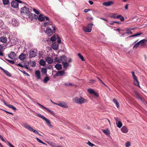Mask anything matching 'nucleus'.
I'll list each match as a JSON object with an SVG mask.
<instances>
[{
	"label": "nucleus",
	"instance_id": "obj_1",
	"mask_svg": "<svg viewBox=\"0 0 147 147\" xmlns=\"http://www.w3.org/2000/svg\"><path fill=\"white\" fill-rule=\"evenodd\" d=\"M73 101L74 102L80 104L88 102L87 100L82 96L79 98L77 97H75L73 99Z\"/></svg>",
	"mask_w": 147,
	"mask_h": 147
},
{
	"label": "nucleus",
	"instance_id": "obj_2",
	"mask_svg": "<svg viewBox=\"0 0 147 147\" xmlns=\"http://www.w3.org/2000/svg\"><path fill=\"white\" fill-rule=\"evenodd\" d=\"M23 126L29 130L32 131L35 134L38 135L39 136L41 135L36 130H34L32 127H31L27 123H24L23 125Z\"/></svg>",
	"mask_w": 147,
	"mask_h": 147
},
{
	"label": "nucleus",
	"instance_id": "obj_3",
	"mask_svg": "<svg viewBox=\"0 0 147 147\" xmlns=\"http://www.w3.org/2000/svg\"><path fill=\"white\" fill-rule=\"evenodd\" d=\"M22 2L19 0H14L11 2V6L14 8H18L19 5V3H22Z\"/></svg>",
	"mask_w": 147,
	"mask_h": 147
},
{
	"label": "nucleus",
	"instance_id": "obj_4",
	"mask_svg": "<svg viewBox=\"0 0 147 147\" xmlns=\"http://www.w3.org/2000/svg\"><path fill=\"white\" fill-rule=\"evenodd\" d=\"M53 103L63 108H66L68 107L66 103L64 102L59 101L57 103L53 102Z\"/></svg>",
	"mask_w": 147,
	"mask_h": 147
},
{
	"label": "nucleus",
	"instance_id": "obj_5",
	"mask_svg": "<svg viewBox=\"0 0 147 147\" xmlns=\"http://www.w3.org/2000/svg\"><path fill=\"white\" fill-rule=\"evenodd\" d=\"M8 57L10 59L14 60L17 59V57L16 54L14 52H11L8 54Z\"/></svg>",
	"mask_w": 147,
	"mask_h": 147
},
{
	"label": "nucleus",
	"instance_id": "obj_6",
	"mask_svg": "<svg viewBox=\"0 0 147 147\" xmlns=\"http://www.w3.org/2000/svg\"><path fill=\"white\" fill-rule=\"evenodd\" d=\"M37 116L40 117V118L42 119L43 120H44L45 121L47 122V123L50 126H51L52 125L51 124V122L46 117L42 115L41 114H38L37 115Z\"/></svg>",
	"mask_w": 147,
	"mask_h": 147
},
{
	"label": "nucleus",
	"instance_id": "obj_7",
	"mask_svg": "<svg viewBox=\"0 0 147 147\" xmlns=\"http://www.w3.org/2000/svg\"><path fill=\"white\" fill-rule=\"evenodd\" d=\"M21 12L22 13H23L26 14H28L30 13V11L28 8L24 7L21 9Z\"/></svg>",
	"mask_w": 147,
	"mask_h": 147
},
{
	"label": "nucleus",
	"instance_id": "obj_8",
	"mask_svg": "<svg viewBox=\"0 0 147 147\" xmlns=\"http://www.w3.org/2000/svg\"><path fill=\"white\" fill-rule=\"evenodd\" d=\"M29 18L32 20L35 21L38 18V16L35 14L31 13L30 14Z\"/></svg>",
	"mask_w": 147,
	"mask_h": 147
},
{
	"label": "nucleus",
	"instance_id": "obj_9",
	"mask_svg": "<svg viewBox=\"0 0 147 147\" xmlns=\"http://www.w3.org/2000/svg\"><path fill=\"white\" fill-rule=\"evenodd\" d=\"M29 57L31 58L32 57H35L36 55V52L33 50H30L29 52Z\"/></svg>",
	"mask_w": 147,
	"mask_h": 147
},
{
	"label": "nucleus",
	"instance_id": "obj_10",
	"mask_svg": "<svg viewBox=\"0 0 147 147\" xmlns=\"http://www.w3.org/2000/svg\"><path fill=\"white\" fill-rule=\"evenodd\" d=\"M2 102L4 103L5 105L7 106L9 108L12 109L14 111H16V109L15 107L12 105L7 104L4 100H3Z\"/></svg>",
	"mask_w": 147,
	"mask_h": 147
},
{
	"label": "nucleus",
	"instance_id": "obj_11",
	"mask_svg": "<svg viewBox=\"0 0 147 147\" xmlns=\"http://www.w3.org/2000/svg\"><path fill=\"white\" fill-rule=\"evenodd\" d=\"M121 131L123 133H126L128 132V129L125 126H123L121 129Z\"/></svg>",
	"mask_w": 147,
	"mask_h": 147
},
{
	"label": "nucleus",
	"instance_id": "obj_12",
	"mask_svg": "<svg viewBox=\"0 0 147 147\" xmlns=\"http://www.w3.org/2000/svg\"><path fill=\"white\" fill-rule=\"evenodd\" d=\"M35 76L36 78L38 79H40L41 78L40 77V72L39 70H36L35 71Z\"/></svg>",
	"mask_w": 147,
	"mask_h": 147
},
{
	"label": "nucleus",
	"instance_id": "obj_13",
	"mask_svg": "<svg viewBox=\"0 0 147 147\" xmlns=\"http://www.w3.org/2000/svg\"><path fill=\"white\" fill-rule=\"evenodd\" d=\"M46 61L49 64H51L53 62V60L51 57H47L46 58Z\"/></svg>",
	"mask_w": 147,
	"mask_h": 147
},
{
	"label": "nucleus",
	"instance_id": "obj_14",
	"mask_svg": "<svg viewBox=\"0 0 147 147\" xmlns=\"http://www.w3.org/2000/svg\"><path fill=\"white\" fill-rule=\"evenodd\" d=\"M44 15L43 14H40L39 15L38 17V20L41 22L45 20V18L43 16Z\"/></svg>",
	"mask_w": 147,
	"mask_h": 147
},
{
	"label": "nucleus",
	"instance_id": "obj_15",
	"mask_svg": "<svg viewBox=\"0 0 147 147\" xmlns=\"http://www.w3.org/2000/svg\"><path fill=\"white\" fill-rule=\"evenodd\" d=\"M147 41V40L144 39L139 42L140 45L141 46H144L146 45L145 42Z\"/></svg>",
	"mask_w": 147,
	"mask_h": 147
},
{
	"label": "nucleus",
	"instance_id": "obj_16",
	"mask_svg": "<svg viewBox=\"0 0 147 147\" xmlns=\"http://www.w3.org/2000/svg\"><path fill=\"white\" fill-rule=\"evenodd\" d=\"M0 41L3 43H6L7 41V38L6 37L3 36L0 38Z\"/></svg>",
	"mask_w": 147,
	"mask_h": 147
},
{
	"label": "nucleus",
	"instance_id": "obj_17",
	"mask_svg": "<svg viewBox=\"0 0 147 147\" xmlns=\"http://www.w3.org/2000/svg\"><path fill=\"white\" fill-rule=\"evenodd\" d=\"M65 72L63 70L59 71L57 72L56 74H55V76H62L63 75L65 74Z\"/></svg>",
	"mask_w": 147,
	"mask_h": 147
},
{
	"label": "nucleus",
	"instance_id": "obj_18",
	"mask_svg": "<svg viewBox=\"0 0 147 147\" xmlns=\"http://www.w3.org/2000/svg\"><path fill=\"white\" fill-rule=\"evenodd\" d=\"M58 47V44L56 42L53 43L52 44V47L54 50H57Z\"/></svg>",
	"mask_w": 147,
	"mask_h": 147
},
{
	"label": "nucleus",
	"instance_id": "obj_19",
	"mask_svg": "<svg viewBox=\"0 0 147 147\" xmlns=\"http://www.w3.org/2000/svg\"><path fill=\"white\" fill-rule=\"evenodd\" d=\"M67 61V57L65 56H62L61 57L60 59H59V61L60 62V63L61 62H64L66 61Z\"/></svg>",
	"mask_w": 147,
	"mask_h": 147
},
{
	"label": "nucleus",
	"instance_id": "obj_20",
	"mask_svg": "<svg viewBox=\"0 0 147 147\" xmlns=\"http://www.w3.org/2000/svg\"><path fill=\"white\" fill-rule=\"evenodd\" d=\"M46 32L49 36L51 35L52 34V30L50 28H47L46 30Z\"/></svg>",
	"mask_w": 147,
	"mask_h": 147
},
{
	"label": "nucleus",
	"instance_id": "obj_21",
	"mask_svg": "<svg viewBox=\"0 0 147 147\" xmlns=\"http://www.w3.org/2000/svg\"><path fill=\"white\" fill-rule=\"evenodd\" d=\"M102 132L104 133L107 136H109L110 135V131L109 129H107L106 130L103 129H102Z\"/></svg>",
	"mask_w": 147,
	"mask_h": 147
},
{
	"label": "nucleus",
	"instance_id": "obj_22",
	"mask_svg": "<svg viewBox=\"0 0 147 147\" xmlns=\"http://www.w3.org/2000/svg\"><path fill=\"white\" fill-rule=\"evenodd\" d=\"M134 84L136 86H138L139 88H140V87L139 85V83L138 81L137 78H134Z\"/></svg>",
	"mask_w": 147,
	"mask_h": 147
},
{
	"label": "nucleus",
	"instance_id": "obj_23",
	"mask_svg": "<svg viewBox=\"0 0 147 147\" xmlns=\"http://www.w3.org/2000/svg\"><path fill=\"white\" fill-rule=\"evenodd\" d=\"M26 57V55L24 53H22L20 55L19 57V58L21 60H24Z\"/></svg>",
	"mask_w": 147,
	"mask_h": 147
},
{
	"label": "nucleus",
	"instance_id": "obj_24",
	"mask_svg": "<svg viewBox=\"0 0 147 147\" xmlns=\"http://www.w3.org/2000/svg\"><path fill=\"white\" fill-rule=\"evenodd\" d=\"M12 24L13 26H17L18 25V22L17 20L14 19H12Z\"/></svg>",
	"mask_w": 147,
	"mask_h": 147
},
{
	"label": "nucleus",
	"instance_id": "obj_25",
	"mask_svg": "<svg viewBox=\"0 0 147 147\" xmlns=\"http://www.w3.org/2000/svg\"><path fill=\"white\" fill-rule=\"evenodd\" d=\"M138 41V40H137L135 41L133 44H135L134 45V46L133 48H137L138 46L140 45L139 43V42H137Z\"/></svg>",
	"mask_w": 147,
	"mask_h": 147
},
{
	"label": "nucleus",
	"instance_id": "obj_26",
	"mask_svg": "<svg viewBox=\"0 0 147 147\" xmlns=\"http://www.w3.org/2000/svg\"><path fill=\"white\" fill-rule=\"evenodd\" d=\"M117 18L120 19L121 21H123L124 20V17L121 15H119L117 16Z\"/></svg>",
	"mask_w": 147,
	"mask_h": 147
},
{
	"label": "nucleus",
	"instance_id": "obj_27",
	"mask_svg": "<svg viewBox=\"0 0 147 147\" xmlns=\"http://www.w3.org/2000/svg\"><path fill=\"white\" fill-rule=\"evenodd\" d=\"M55 67L56 69L59 70H61L62 69V65L61 64H57L55 65Z\"/></svg>",
	"mask_w": 147,
	"mask_h": 147
},
{
	"label": "nucleus",
	"instance_id": "obj_28",
	"mask_svg": "<svg viewBox=\"0 0 147 147\" xmlns=\"http://www.w3.org/2000/svg\"><path fill=\"white\" fill-rule=\"evenodd\" d=\"M113 102L115 104L117 108L119 107V104L116 99H113Z\"/></svg>",
	"mask_w": 147,
	"mask_h": 147
},
{
	"label": "nucleus",
	"instance_id": "obj_29",
	"mask_svg": "<svg viewBox=\"0 0 147 147\" xmlns=\"http://www.w3.org/2000/svg\"><path fill=\"white\" fill-rule=\"evenodd\" d=\"M53 24V22L51 21H49V22H45L44 24V26L46 27L48 25H52Z\"/></svg>",
	"mask_w": 147,
	"mask_h": 147
},
{
	"label": "nucleus",
	"instance_id": "obj_30",
	"mask_svg": "<svg viewBox=\"0 0 147 147\" xmlns=\"http://www.w3.org/2000/svg\"><path fill=\"white\" fill-rule=\"evenodd\" d=\"M2 3L4 5H7L9 3V0H2Z\"/></svg>",
	"mask_w": 147,
	"mask_h": 147
},
{
	"label": "nucleus",
	"instance_id": "obj_31",
	"mask_svg": "<svg viewBox=\"0 0 147 147\" xmlns=\"http://www.w3.org/2000/svg\"><path fill=\"white\" fill-rule=\"evenodd\" d=\"M40 64L42 66H44L45 65L46 62L45 61L43 60H41L40 61Z\"/></svg>",
	"mask_w": 147,
	"mask_h": 147
},
{
	"label": "nucleus",
	"instance_id": "obj_32",
	"mask_svg": "<svg viewBox=\"0 0 147 147\" xmlns=\"http://www.w3.org/2000/svg\"><path fill=\"white\" fill-rule=\"evenodd\" d=\"M116 124L117 127L119 128H120L123 125L122 122L120 121H118L117 123H116Z\"/></svg>",
	"mask_w": 147,
	"mask_h": 147
},
{
	"label": "nucleus",
	"instance_id": "obj_33",
	"mask_svg": "<svg viewBox=\"0 0 147 147\" xmlns=\"http://www.w3.org/2000/svg\"><path fill=\"white\" fill-rule=\"evenodd\" d=\"M78 56L80 58L81 60L82 61H84V59L83 57V56L80 53H78Z\"/></svg>",
	"mask_w": 147,
	"mask_h": 147
},
{
	"label": "nucleus",
	"instance_id": "obj_34",
	"mask_svg": "<svg viewBox=\"0 0 147 147\" xmlns=\"http://www.w3.org/2000/svg\"><path fill=\"white\" fill-rule=\"evenodd\" d=\"M3 72L8 76L9 77L11 76V74L7 70H5Z\"/></svg>",
	"mask_w": 147,
	"mask_h": 147
},
{
	"label": "nucleus",
	"instance_id": "obj_35",
	"mask_svg": "<svg viewBox=\"0 0 147 147\" xmlns=\"http://www.w3.org/2000/svg\"><path fill=\"white\" fill-rule=\"evenodd\" d=\"M103 5L106 6H109L110 5V1H109L108 2H104L103 3Z\"/></svg>",
	"mask_w": 147,
	"mask_h": 147
},
{
	"label": "nucleus",
	"instance_id": "obj_36",
	"mask_svg": "<svg viewBox=\"0 0 147 147\" xmlns=\"http://www.w3.org/2000/svg\"><path fill=\"white\" fill-rule=\"evenodd\" d=\"M63 67L66 68L69 65V64L67 62H63L62 63Z\"/></svg>",
	"mask_w": 147,
	"mask_h": 147
},
{
	"label": "nucleus",
	"instance_id": "obj_37",
	"mask_svg": "<svg viewBox=\"0 0 147 147\" xmlns=\"http://www.w3.org/2000/svg\"><path fill=\"white\" fill-rule=\"evenodd\" d=\"M126 33H127V34H132V32L130 29V28H127L126 29Z\"/></svg>",
	"mask_w": 147,
	"mask_h": 147
},
{
	"label": "nucleus",
	"instance_id": "obj_38",
	"mask_svg": "<svg viewBox=\"0 0 147 147\" xmlns=\"http://www.w3.org/2000/svg\"><path fill=\"white\" fill-rule=\"evenodd\" d=\"M136 97L138 99H140L143 102H144V100H143L140 96V95L137 93H136Z\"/></svg>",
	"mask_w": 147,
	"mask_h": 147
},
{
	"label": "nucleus",
	"instance_id": "obj_39",
	"mask_svg": "<svg viewBox=\"0 0 147 147\" xmlns=\"http://www.w3.org/2000/svg\"><path fill=\"white\" fill-rule=\"evenodd\" d=\"M49 80V77L48 76H46L43 80V82L45 83H46Z\"/></svg>",
	"mask_w": 147,
	"mask_h": 147
},
{
	"label": "nucleus",
	"instance_id": "obj_40",
	"mask_svg": "<svg viewBox=\"0 0 147 147\" xmlns=\"http://www.w3.org/2000/svg\"><path fill=\"white\" fill-rule=\"evenodd\" d=\"M5 59L7 61H8L9 63L11 64H13L15 63L14 61L13 60H9L7 59H6L5 58Z\"/></svg>",
	"mask_w": 147,
	"mask_h": 147
},
{
	"label": "nucleus",
	"instance_id": "obj_41",
	"mask_svg": "<svg viewBox=\"0 0 147 147\" xmlns=\"http://www.w3.org/2000/svg\"><path fill=\"white\" fill-rule=\"evenodd\" d=\"M45 109L48 111L50 113H51L53 115H55L54 112L52 111L49 109L47 108H45Z\"/></svg>",
	"mask_w": 147,
	"mask_h": 147
},
{
	"label": "nucleus",
	"instance_id": "obj_42",
	"mask_svg": "<svg viewBox=\"0 0 147 147\" xmlns=\"http://www.w3.org/2000/svg\"><path fill=\"white\" fill-rule=\"evenodd\" d=\"M88 91L90 94H92L94 93V91L92 89L90 88L88 89Z\"/></svg>",
	"mask_w": 147,
	"mask_h": 147
},
{
	"label": "nucleus",
	"instance_id": "obj_43",
	"mask_svg": "<svg viewBox=\"0 0 147 147\" xmlns=\"http://www.w3.org/2000/svg\"><path fill=\"white\" fill-rule=\"evenodd\" d=\"M47 72V69L46 68H42L41 69V72L43 74H46Z\"/></svg>",
	"mask_w": 147,
	"mask_h": 147
},
{
	"label": "nucleus",
	"instance_id": "obj_44",
	"mask_svg": "<svg viewBox=\"0 0 147 147\" xmlns=\"http://www.w3.org/2000/svg\"><path fill=\"white\" fill-rule=\"evenodd\" d=\"M117 14L116 13H112V15L111 16V17L115 19L117 18Z\"/></svg>",
	"mask_w": 147,
	"mask_h": 147
},
{
	"label": "nucleus",
	"instance_id": "obj_45",
	"mask_svg": "<svg viewBox=\"0 0 147 147\" xmlns=\"http://www.w3.org/2000/svg\"><path fill=\"white\" fill-rule=\"evenodd\" d=\"M114 23L116 25H118L119 24H121V23L120 22H117L116 21H113V22H111V25L113 24Z\"/></svg>",
	"mask_w": 147,
	"mask_h": 147
},
{
	"label": "nucleus",
	"instance_id": "obj_46",
	"mask_svg": "<svg viewBox=\"0 0 147 147\" xmlns=\"http://www.w3.org/2000/svg\"><path fill=\"white\" fill-rule=\"evenodd\" d=\"M33 11L37 14L38 15L40 14V12L38 10L35 9H34Z\"/></svg>",
	"mask_w": 147,
	"mask_h": 147
},
{
	"label": "nucleus",
	"instance_id": "obj_47",
	"mask_svg": "<svg viewBox=\"0 0 147 147\" xmlns=\"http://www.w3.org/2000/svg\"><path fill=\"white\" fill-rule=\"evenodd\" d=\"M131 144L129 142H127L125 144L126 147H129L130 146Z\"/></svg>",
	"mask_w": 147,
	"mask_h": 147
},
{
	"label": "nucleus",
	"instance_id": "obj_48",
	"mask_svg": "<svg viewBox=\"0 0 147 147\" xmlns=\"http://www.w3.org/2000/svg\"><path fill=\"white\" fill-rule=\"evenodd\" d=\"M54 61L55 62H57L60 63V62L59 61V59L57 57H55L54 59Z\"/></svg>",
	"mask_w": 147,
	"mask_h": 147
},
{
	"label": "nucleus",
	"instance_id": "obj_49",
	"mask_svg": "<svg viewBox=\"0 0 147 147\" xmlns=\"http://www.w3.org/2000/svg\"><path fill=\"white\" fill-rule=\"evenodd\" d=\"M87 144L91 147H92L94 145L93 144L91 143L89 141L87 143Z\"/></svg>",
	"mask_w": 147,
	"mask_h": 147
},
{
	"label": "nucleus",
	"instance_id": "obj_50",
	"mask_svg": "<svg viewBox=\"0 0 147 147\" xmlns=\"http://www.w3.org/2000/svg\"><path fill=\"white\" fill-rule=\"evenodd\" d=\"M51 40L52 41H54L56 40V38L55 36H53L52 37H51Z\"/></svg>",
	"mask_w": 147,
	"mask_h": 147
},
{
	"label": "nucleus",
	"instance_id": "obj_51",
	"mask_svg": "<svg viewBox=\"0 0 147 147\" xmlns=\"http://www.w3.org/2000/svg\"><path fill=\"white\" fill-rule=\"evenodd\" d=\"M64 85L67 86H72L73 84H72L70 83H65L64 84Z\"/></svg>",
	"mask_w": 147,
	"mask_h": 147
},
{
	"label": "nucleus",
	"instance_id": "obj_52",
	"mask_svg": "<svg viewBox=\"0 0 147 147\" xmlns=\"http://www.w3.org/2000/svg\"><path fill=\"white\" fill-rule=\"evenodd\" d=\"M116 30L119 32V34H120L122 33L121 31H123V30L120 29H116ZM124 30H123V31Z\"/></svg>",
	"mask_w": 147,
	"mask_h": 147
},
{
	"label": "nucleus",
	"instance_id": "obj_53",
	"mask_svg": "<svg viewBox=\"0 0 147 147\" xmlns=\"http://www.w3.org/2000/svg\"><path fill=\"white\" fill-rule=\"evenodd\" d=\"M88 28L87 27H84L83 28V30L84 32H87Z\"/></svg>",
	"mask_w": 147,
	"mask_h": 147
},
{
	"label": "nucleus",
	"instance_id": "obj_54",
	"mask_svg": "<svg viewBox=\"0 0 147 147\" xmlns=\"http://www.w3.org/2000/svg\"><path fill=\"white\" fill-rule=\"evenodd\" d=\"M1 110L2 111H4L6 113H9V114H11V115H13V113H11V112H8V111H6L4 110V109H2Z\"/></svg>",
	"mask_w": 147,
	"mask_h": 147
},
{
	"label": "nucleus",
	"instance_id": "obj_55",
	"mask_svg": "<svg viewBox=\"0 0 147 147\" xmlns=\"http://www.w3.org/2000/svg\"><path fill=\"white\" fill-rule=\"evenodd\" d=\"M95 82L96 81L95 80H90L89 83L91 84H94Z\"/></svg>",
	"mask_w": 147,
	"mask_h": 147
},
{
	"label": "nucleus",
	"instance_id": "obj_56",
	"mask_svg": "<svg viewBox=\"0 0 147 147\" xmlns=\"http://www.w3.org/2000/svg\"><path fill=\"white\" fill-rule=\"evenodd\" d=\"M32 63L31 66L32 67H34L36 66V63L34 61H32V63Z\"/></svg>",
	"mask_w": 147,
	"mask_h": 147
},
{
	"label": "nucleus",
	"instance_id": "obj_57",
	"mask_svg": "<svg viewBox=\"0 0 147 147\" xmlns=\"http://www.w3.org/2000/svg\"><path fill=\"white\" fill-rule=\"evenodd\" d=\"M131 73L132 74V77L133 79L137 78V77L135 75V73L134 72H132Z\"/></svg>",
	"mask_w": 147,
	"mask_h": 147
},
{
	"label": "nucleus",
	"instance_id": "obj_58",
	"mask_svg": "<svg viewBox=\"0 0 147 147\" xmlns=\"http://www.w3.org/2000/svg\"><path fill=\"white\" fill-rule=\"evenodd\" d=\"M92 24H88L87 26H88V27H89L90 28H91V29H92Z\"/></svg>",
	"mask_w": 147,
	"mask_h": 147
},
{
	"label": "nucleus",
	"instance_id": "obj_59",
	"mask_svg": "<svg viewBox=\"0 0 147 147\" xmlns=\"http://www.w3.org/2000/svg\"><path fill=\"white\" fill-rule=\"evenodd\" d=\"M87 28H88V30L87 31V32H90L92 30V29H91V28H90L89 27H88V26H87Z\"/></svg>",
	"mask_w": 147,
	"mask_h": 147
},
{
	"label": "nucleus",
	"instance_id": "obj_60",
	"mask_svg": "<svg viewBox=\"0 0 147 147\" xmlns=\"http://www.w3.org/2000/svg\"><path fill=\"white\" fill-rule=\"evenodd\" d=\"M36 139L38 142L40 143H41L42 142V141L40 139H39L38 138H36Z\"/></svg>",
	"mask_w": 147,
	"mask_h": 147
},
{
	"label": "nucleus",
	"instance_id": "obj_61",
	"mask_svg": "<svg viewBox=\"0 0 147 147\" xmlns=\"http://www.w3.org/2000/svg\"><path fill=\"white\" fill-rule=\"evenodd\" d=\"M115 119L116 121V123H117V122H118V121H119V119L117 117L115 118Z\"/></svg>",
	"mask_w": 147,
	"mask_h": 147
},
{
	"label": "nucleus",
	"instance_id": "obj_62",
	"mask_svg": "<svg viewBox=\"0 0 147 147\" xmlns=\"http://www.w3.org/2000/svg\"><path fill=\"white\" fill-rule=\"evenodd\" d=\"M16 65L17 66H20L21 67H22V68L24 67V66L20 63H19L18 64H17Z\"/></svg>",
	"mask_w": 147,
	"mask_h": 147
},
{
	"label": "nucleus",
	"instance_id": "obj_63",
	"mask_svg": "<svg viewBox=\"0 0 147 147\" xmlns=\"http://www.w3.org/2000/svg\"><path fill=\"white\" fill-rule=\"evenodd\" d=\"M127 34V33H126V32H124V33H122H122L121 34H120V36H124L125 34Z\"/></svg>",
	"mask_w": 147,
	"mask_h": 147
},
{
	"label": "nucleus",
	"instance_id": "obj_64",
	"mask_svg": "<svg viewBox=\"0 0 147 147\" xmlns=\"http://www.w3.org/2000/svg\"><path fill=\"white\" fill-rule=\"evenodd\" d=\"M9 146L10 147H15L13 145L11 144L9 142H8Z\"/></svg>",
	"mask_w": 147,
	"mask_h": 147
}]
</instances>
